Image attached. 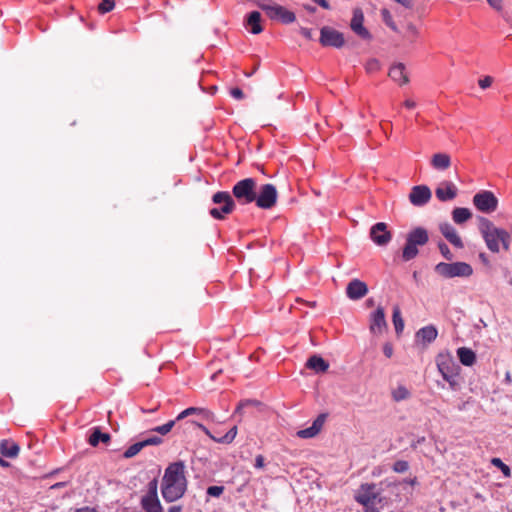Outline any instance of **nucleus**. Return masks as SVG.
I'll return each mask as SVG.
<instances>
[{
  "label": "nucleus",
  "mask_w": 512,
  "mask_h": 512,
  "mask_svg": "<svg viewBox=\"0 0 512 512\" xmlns=\"http://www.w3.org/2000/svg\"><path fill=\"white\" fill-rule=\"evenodd\" d=\"M186 489L187 479L184 462L177 461L169 464L162 478L161 492L163 498L167 502H174L185 494Z\"/></svg>",
  "instance_id": "f257e3e1"
},
{
  "label": "nucleus",
  "mask_w": 512,
  "mask_h": 512,
  "mask_svg": "<svg viewBox=\"0 0 512 512\" xmlns=\"http://www.w3.org/2000/svg\"><path fill=\"white\" fill-rule=\"evenodd\" d=\"M479 231L492 253L500 252V244L505 251L510 249L511 235L505 229L496 227L488 218L479 217Z\"/></svg>",
  "instance_id": "f03ea898"
},
{
  "label": "nucleus",
  "mask_w": 512,
  "mask_h": 512,
  "mask_svg": "<svg viewBox=\"0 0 512 512\" xmlns=\"http://www.w3.org/2000/svg\"><path fill=\"white\" fill-rule=\"evenodd\" d=\"M429 241L428 231L423 227H416L406 235V243L402 250V259L408 262L419 254L418 246H424Z\"/></svg>",
  "instance_id": "7ed1b4c3"
},
{
  "label": "nucleus",
  "mask_w": 512,
  "mask_h": 512,
  "mask_svg": "<svg viewBox=\"0 0 512 512\" xmlns=\"http://www.w3.org/2000/svg\"><path fill=\"white\" fill-rule=\"evenodd\" d=\"M436 364L444 380L449 383L452 390L459 388L458 374L460 367L449 353H440L436 358Z\"/></svg>",
  "instance_id": "20e7f679"
},
{
  "label": "nucleus",
  "mask_w": 512,
  "mask_h": 512,
  "mask_svg": "<svg viewBox=\"0 0 512 512\" xmlns=\"http://www.w3.org/2000/svg\"><path fill=\"white\" fill-rule=\"evenodd\" d=\"M434 271L444 279L455 277L467 278L473 274V268L466 262H440L434 267Z\"/></svg>",
  "instance_id": "39448f33"
},
{
  "label": "nucleus",
  "mask_w": 512,
  "mask_h": 512,
  "mask_svg": "<svg viewBox=\"0 0 512 512\" xmlns=\"http://www.w3.org/2000/svg\"><path fill=\"white\" fill-rule=\"evenodd\" d=\"M256 181L245 178L238 181L232 188L233 196L243 204H249L256 199Z\"/></svg>",
  "instance_id": "423d86ee"
},
{
  "label": "nucleus",
  "mask_w": 512,
  "mask_h": 512,
  "mask_svg": "<svg viewBox=\"0 0 512 512\" xmlns=\"http://www.w3.org/2000/svg\"><path fill=\"white\" fill-rule=\"evenodd\" d=\"M212 201L215 204H222L220 208H212L209 214L218 220L224 219L225 215L230 214L235 209V202L232 196L225 191H219L212 196Z\"/></svg>",
  "instance_id": "0eeeda50"
},
{
  "label": "nucleus",
  "mask_w": 512,
  "mask_h": 512,
  "mask_svg": "<svg viewBox=\"0 0 512 512\" xmlns=\"http://www.w3.org/2000/svg\"><path fill=\"white\" fill-rule=\"evenodd\" d=\"M380 491L378 486L374 483L372 484H362L355 496V499L358 503L362 504L366 508V512H376V498L377 494Z\"/></svg>",
  "instance_id": "6e6552de"
},
{
  "label": "nucleus",
  "mask_w": 512,
  "mask_h": 512,
  "mask_svg": "<svg viewBox=\"0 0 512 512\" xmlns=\"http://www.w3.org/2000/svg\"><path fill=\"white\" fill-rule=\"evenodd\" d=\"M141 505L145 512H163L158 498V481L153 479L148 483V491L141 499Z\"/></svg>",
  "instance_id": "1a4fd4ad"
},
{
  "label": "nucleus",
  "mask_w": 512,
  "mask_h": 512,
  "mask_svg": "<svg viewBox=\"0 0 512 512\" xmlns=\"http://www.w3.org/2000/svg\"><path fill=\"white\" fill-rule=\"evenodd\" d=\"M319 42L323 47L342 48L346 41L344 34L330 26H323L320 29Z\"/></svg>",
  "instance_id": "9d476101"
},
{
  "label": "nucleus",
  "mask_w": 512,
  "mask_h": 512,
  "mask_svg": "<svg viewBox=\"0 0 512 512\" xmlns=\"http://www.w3.org/2000/svg\"><path fill=\"white\" fill-rule=\"evenodd\" d=\"M278 198V192L273 184H264L259 188L258 193L256 192V205L261 209L272 208Z\"/></svg>",
  "instance_id": "9b49d317"
},
{
  "label": "nucleus",
  "mask_w": 512,
  "mask_h": 512,
  "mask_svg": "<svg viewBox=\"0 0 512 512\" xmlns=\"http://www.w3.org/2000/svg\"><path fill=\"white\" fill-rule=\"evenodd\" d=\"M258 6L267 14L272 20H280L284 24L293 23L296 20L294 12L286 9L281 5H268L258 4Z\"/></svg>",
  "instance_id": "f8f14e48"
},
{
  "label": "nucleus",
  "mask_w": 512,
  "mask_h": 512,
  "mask_svg": "<svg viewBox=\"0 0 512 512\" xmlns=\"http://www.w3.org/2000/svg\"><path fill=\"white\" fill-rule=\"evenodd\" d=\"M474 206L483 213H492L497 209L498 199L491 191H480L473 196Z\"/></svg>",
  "instance_id": "ddd939ff"
},
{
  "label": "nucleus",
  "mask_w": 512,
  "mask_h": 512,
  "mask_svg": "<svg viewBox=\"0 0 512 512\" xmlns=\"http://www.w3.org/2000/svg\"><path fill=\"white\" fill-rule=\"evenodd\" d=\"M369 236L371 240L380 247L386 246L392 239V233L388 230L387 224L378 222L370 228Z\"/></svg>",
  "instance_id": "4468645a"
},
{
  "label": "nucleus",
  "mask_w": 512,
  "mask_h": 512,
  "mask_svg": "<svg viewBox=\"0 0 512 512\" xmlns=\"http://www.w3.org/2000/svg\"><path fill=\"white\" fill-rule=\"evenodd\" d=\"M387 328L388 324L384 308L382 306H378L377 309L369 316V331L374 335H381L387 330Z\"/></svg>",
  "instance_id": "2eb2a0df"
},
{
  "label": "nucleus",
  "mask_w": 512,
  "mask_h": 512,
  "mask_svg": "<svg viewBox=\"0 0 512 512\" xmlns=\"http://www.w3.org/2000/svg\"><path fill=\"white\" fill-rule=\"evenodd\" d=\"M432 197V192L427 185H416L411 188L409 201L415 207H423Z\"/></svg>",
  "instance_id": "dca6fc26"
},
{
  "label": "nucleus",
  "mask_w": 512,
  "mask_h": 512,
  "mask_svg": "<svg viewBox=\"0 0 512 512\" xmlns=\"http://www.w3.org/2000/svg\"><path fill=\"white\" fill-rule=\"evenodd\" d=\"M363 23H364L363 11L360 8H355L353 10V17L350 22V28L360 38H362L364 40H371L372 35L368 31V29L366 27H364Z\"/></svg>",
  "instance_id": "f3484780"
},
{
  "label": "nucleus",
  "mask_w": 512,
  "mask_h": 512,
  "mask_svg": "<svg viewBox=\"0 0 512 512\" xmlns=\"http://www.w3.org/2000/svg\"><path fill=\"white\" fill-rule=\"evenodd\" d=\"M457 193L458 189L451 181H443L435 189V195L441 202H447L455 199Z\"/></svg>",
  "instance_id": "a211bd4d"
},
{
  "label": "nucleus",
  "mask_w": 512,
  "mask_h": 512,
  "mask_svg": "<svg viewBox=\"0 0 512 512\" xmlns=\"http://www.w3.org/2000/svg\"><path fill=\"white\" fill-rule=\"evenodd\" d=\"M368 293V286L359 279L351 280L346 288V295L351 300H359Z\"/></svg>",
  "instance_id": "6ab92c4d"
},
{
  "label": "nucleus",
  "mask_w": 512,
  "mask_h": 512,
  "mask_svg": "<svg viewBox=\"0 0 512 512\" xmlns=\"http://www.w3.org/2000/svg\"><path fill=\"white\" fill-rule=\"evenodd\" d=\"M441 234L449 241L454 247L462 249L464 247L461 237L458 235L456 229L448 222L439 225Z\"/></svg>",
  "instance_id": "aec40b11"
},
{
  "label": "nucleus",
  "mask_w": 512,
  "mask_h": 512,
  "mask_svg": "<svg viewBox=\"0 0 512 512\" xmlns=\"http://www.w3.org/2000/svg\"><path fill=\"white\" fill-rule=\"evenodd\" d=\"M326 418L327 414L325 413L318 415V417L313 421L312 425L306 429L299 430L297 432V436L303 439L315 437L321 431Z\"/></svg>",
  "instance_id": "412c9836"
},
{
  "label": "nucleus",
  "mask_w": 512,
  "mask_h": 512,
  "mask_svg": "<svg viewBox=\"0 0 512 512\" xmlns=\"http://www.w3.org/2000/svg\"><path fill=\"white\" fill-rule=\"evenodd\" d=\"M405 70V65L399 62L390 68L388 75L393 81L405 85L409 83V77Z\"/></svg>",
  "instance_id": "4be33fe9"
},
{
  "label": "nucleus",
  "mask_w": 512,
  "mask_h": 512,
  "mask_svg": "<svg viewBox=\"0 0 512 512\" xmlns=\"http://www.w3.org/2000/svg\"><path fill=\"white\" fill-rule=\"evenodd\" d=\"M306 367L316 373H324L329 368V363L320 355L310 356L306 362Z\"/></svg>",
  "instance_id": "5701e85b"
},
{
  "label": "nucleus",
  "mask_w": 512,
  "mask_h": 512,
  "mask_svg": "<svg viewBox=\"0 0 512 512\" xmlns=\"http://www.w3.org/2000/svg\"><path fill=\"white\" fill-rule=\"evenodd\" d=\"M437 335L438 331L436 327L433 325H428L417 331L416 338L423 344H429L437 338Z\"/></svg>",
  "instance_id": "b1692460"
},
{
  "label": "nucleus",
  "mask_w": 512,
  "mask_h": 512,
  "mask_svg": "<svg viewBox=\"0 0 512 512\" xmlns=\"http://www.w3.org/2000/svg\"><path fill=\"white\" fill-rule=\"evenodd\" d=\"M19 451V445L11 440H2L0 442V454L4 457L16 458Z\"/></svg>",
  "instance_id": "393cba45"
},
{
  "label": "nucleus",
  "mask_w": 512,
  "mask_h": 512,
  "mask_svg": "<svg viewBox=\"0 0 512 512\" xmlns=\"http://www.w3.org/2000/svg\"><path fill=\"white\" fill-rule=\"evenodd\" d=\"M457 356L460 363L464 366H472L476 362L475 352L467 347H460L457 349Z\"/></svg>",
  "instance_id": "a878e982"
},
{
  "label": "nucleus",
  "mask_w": 512,
  "mask_h": 512,
  "mask_svg": "<svg viewBox=\"0 0 512 512\" xmlns=\"http://www.w3.org/2000/svg\"><path fill=\"white\" fill-rule=\"evenodd\" d=\"M431 165L436 170H446L451 165V158L446 153H436L431 158Z\"/></svg>",
  "instance_id": "bb28decb"
},
{
  "label": "nucleus",
  "mask_w": 512,
  "mask_h": 512,
  "mask_svg": "<svg viewBox=\"0 0 512 512\" xmlns=\"http://www.w3.org/2000/svg\"><path fill=\"white\" fill-rule=\"evenodd\" d=\"M247 24L251 27L253 34H259L263 28L261 26V14L258 11H252L247 17Z\"/></svg>",
  "instance_id": "cd10ccee"
},
{
  "label": "nucleus",
  "mask_w": 512,
  "mask_h": 512,
  "mask_svg": "<svg viewBox=\"0 0 512 512\" xmlns=\"http://www.w3.org/2000/svg\"><path fill=\"white\" fill-rule=\"evenodd\" d=\"M110 438V434L103 433L100 428L96 427L89 436L88 442L91 446L96 447L99 442L108 443Z\"/></svg>",
  "instance_id": "c85d7f7f"
},
{
  "label": "nucleus",
  "mask_w": 512,
  "mask_h": 512,
  "mask_svg": "<svg viewBox=\"0 0 512 512\" xmlns=\"http://www.w3.org/2000/svg\"><path fill=\"white\" fill-rule=\"evenodd\" d=\"M472 217L468 208L457 207L452 211V219L456 224H463Z\"/></svg>",
  "instance_id": "c756f323"
},
{
  "label": "nucleus",
  "mask_w": 512,
  "mask_h": 512,
  "mask_svg": "<svg viewBox=\"0 0 512 512\" xmlns=\"http://www.w3.org/2000/svg\"><path fill=\"white\" fill-rule=\"evenodd\" d=\"M392 322L394 324L396 334L400 335L404 329V320L398 306H395L393 309Z\"/></svg>",
  "instance_id": "7c9ffc66"
},
{
  "label": "nucleus",
  "mask_w": 512,
  "mask_h": 512,
  "mask_svg": "<svg viewBox=\"0 0 512 512\" xmlns=\"http://www.w3.org/2000/svg\"><path fill=\"white\" fill-rule=\"evenodd\" d=\"M411 396V393L409 392V390L403 386V385H400L398 386L396 389H394L392 391V398L394 401L396 402H400V401H403V400H406L408 399L409 397Z\"/></svg>",
  "instance_id": "2f4dec72"
},
{
  "label": "nucleus",
  "mask_w": 512,
  "mask_h": 512,
  "mask_svg": "<svg viewBox=\"0 0 512 512\" xmlns=\"http://www.w3.org/2000/svg\"><path fill=\"white\" fill-rule=\"evenodd\" d=\"M176 422H177L176 419L170 420L161 426H157V427L153 428L152 431L157 432L160 435H166L172 430V428L175 426Z\"/></svg>",
  "instance_id": "473e14b6"
},
{
  "label": "nucleus",
  "mask_w": 512,
  "mask_h": 512,
  "mask_svg": "<svg viewBox=\"0 0 512 512\" xmlns=\"http://www.w3.org/2000/svg\"><path fill=\"white\" fill-rule=\"evenodd\" d=\"M381 15H382V19H383L384 23H385L389 28H391L393 31L398 32L397 25H396V24H395V22L393 21L392 15H391V13L389 12V10H387V9H382V10H381Z\"/></svg>",
  "instance_id": "72a5a7b5"
},
{
  "label": "nucleus",
  "mask_w": 512,
  "mask_h": 512,
  "mask_svg": "<svg viewBox=\"0 0 512 512\" xmlns=\"http://www.w3.org/2000/svg\"><path fill=\"white\" fill-rule=\"evenodd\" d=\"M237 435V426H233L224 436L216 440L217 443L230 444Z\"/></svg>",
  "instance_id": "f704fd0d"
},
{
  "label": "nucleus",
  "mask_w": 512,
  "mask_h": 512,
  "mask_svg": "<svg viewBox=\"0 0 512 512\" xmlns=\"http://www.w3.org/2000/svg\"><path fill=\"white\" fill-rule=\"evenodd\" d=\"M143 449L141 441L131 445L123 454L124 458H132L136 456Z\"/></svg>",
  "instance_id": "c9c22d12"
},
{
  "label": "nucleus",
  "mask_w": 512,
  "mask_h": 512,
  "mask_svg": "<svg viewBox=\"0 0 512 512\" xmlns=\"http://www.w3.org/2000/svg\"><path fill=\"white\" fill-rule=\"evenodd\" d=\"M115 7V0H101L98 4V11L101 14H105L113 10Z\"/></svg>",
  "instance_id": "e433bc0d"
},
{
  "label": "nucleus",
  "mask_w": 512,
  "mask_h": 512,
  "mask_svg": "<svg viewBox=\"0 0 512 512\" xmlns=\"http://www.w3.org/2000/svg\"><path fill=\"white\" fill-rule=\"evenodd\" d=\"M491 463L493 466L499 468L506 477H510L511 469L509 468L508 465L503 463V461L500 458H493L491 460Z\"/></svg>",
  "instance_id": "4c0bfd02"
},
{
  "label": "nucleus",
  "mask_w": 512,
  "mask_h": 512,
  "mask_svg": "<svg viewBox=\"0 0 512 512\" xmlns=\"http://www.w3.org/2000/svg\"><path fill=\"white\" fill-rule=\"evenodd\" d=\"M438 248L440 250V253L446 260H448V261L453 260L454 254L451 252V250L449 249V247L447 246L446 243H444L443 241H439Z\"/></svg>",
  "instance_id": "58836bf2"
},
{
  "label": "nucleus",
  "mask_w": 512,
  "mask_h": 512,
  "mask_svg": "<svg viewBox=\"0 0 512 512\" xmlns=\"http://www.w3.org/2000/svg\"><path fill=\"white\" fill-rule=\"evenodd\" d=\"M376 503L374 504L376 507V512H380V510H383L388 505V498L383 496L381 492L379 491L377 494Z\"/></svg>",
  "instance_id": "ea45409f"
},
{
  "label": "nucleus",
  "mask_w": 512,
  "mask_h": 512,
  "mask_svg": "<svg viewBox=\"0 0 512 512\" xmlns=\"http://www.w3.org/2000/svg\"><path fill=\"white\" fill-rule=\"evenodd\" d=\"M365 69L368 73H373L375 71H378L380 69V62L377 59L372 58L367 61L366 65H365Z\"/></svg>",
  "instance_id": "a19ab883"
},
{
  "label": "nucleus",
  "mask_w": 512,
  "mask_h": 512,
  "mask_svg": "<svg viewBox=\"0 0 512 512\" xmlns=\"http://www.w3.org/2000/svg\"><path fill=\"white\" fill-rule=\"evenodd\" d=\"M409 469V464L407 461L398 460L393 464V470L397 473H404Z\"/></svg>",
  "instance_id": "79ce46f5"
},
{
  "label": "nucleus",
  "mask_w": 512,
  "mask_h": 512,
  "mask_svg": "<svg viewBox=\"0 0 512 512\" xmlns=\"http://www.w3.org/2000/svg\"><path fill=\"white\" fill-rule=\"evenodd\" d=\"M406 31H407V36L410 38L411 42H413L414 39L419 35V31H418L417 27L411 22L407 23Z\"/></svg>",
  "instance_id": "37998d69"
},
{
  "label": "nucleus",
  "mask_w": 512,
  "mask_h": 512,
  "mask_svg": "<svg viewBox=\"0 0 512 512\" xmlns=\"http://www.w3.org/2000/svg\"><path fill=\"white\" fill-rule=\"evenodd\" d=\"M141 443H143V448H145L147 446L160 445L163 443V439L159 436H152L141 441Z\"/></svg>",
  "instance_id": "c03bdc74"
},
{
  "label": "nucleus",
  "mask_w": 512,
  "mask_h": 512,
  "mask_svg": "<svg viewBox=\"0 0 512 512\" xmlns=\"http://www.w3.org/2000/svg\"><path fill=\"white\" fill-rule=\"evenodd\" d=\"M198 409H199V407H189V408L185 409L184 411H182L180 414H178V416L176 417V420L180 421L190 415L198 414Z\"/></svg>",
  "instance_id": "a18cd8bd"
},
{
  "label": "nucleus",
  "mask_w": 512,
  "mask_h": 512,
  "mask_svg": "<svg viewBox=\"0 0 512 512\" xmlns=\"http://www.w3.org/2000/svg\"><path fill=\"white\" fill-rule=\"evenodd\" d=\"M223 491V486H209L207 489V494L212 497H219Z\"/></svg>",
  "instance_id": "49530a36"
},
{
  "label": "nucleus",
  "mask_w": 512,
  "mask_h": 512,
  "mask_svg": "<svg viewBox=\"0 0 512 512\" xmlns=\"http://www.w3.org/2000/svg\"><path fill=\"white\" fill-rule=\"evenodd\" d=\"M259 404H260V402H258L256 400H244V401H241L238 404L235 412L241 414L244 407H246L248 405L256 406V405H259Z\"/></svg>",
  "instance_id": "de8ad7c7"
},
{
  "label": "nucleus",
  "mask_w": 512,
  "mask_h": 512,
  "mask_svg": "<svg viewBox=\"0 0 512 512\" xmlns=\"http://www.w3.org/2000/svg\"><path fill=\"white\" fill-rule=\"evenodd\" d=\"M186 424H188V425H190V426H197L198 428L202 429V430L204 431V433H205L208 437H210L212 440H214L215 442H216V440L218 439V438H216L215 436H213V435L211 434V432H210V431H209L205 426H203L202 424H199V423H197V422H195V421H188Z\"/></svg>",
  "instance_id": "09e8293b"
},
{
  "label": "nucleus",
  "mask_w": 512,
  "mask_h": 512,
  "mask_svg": "<svg viewBox=\"0 0 512 512\" xmlns=\"http://www.w3.org/2000/svg\"><path fill=\"white\" fill-rule=\"evenodd\" d=\"M198 415H201L202 418L206 419V420H214V418H215V415L213 412H211L207 409H204V408L198 409Z\"/></svg>",
  "instance_id": "8fccbe9b"
},
{
  "label": "nucleus",
  "mask_w": 512,
  "mask_h": 512,
  "mask_svg": "<svg viewBox=\"0 0 512 512\" xmlns=\"http://www.w3.org/2000/svg\"><path fill=\"white\" fill-rule=\"evenodd\" d=\"M492 82L493 78L491 76H485L478 81V84L482 89H486L491 86Z\"/></svg>",
  "instance_id": "3c124183"
},
{
  "label": "nucleus",
  "mask_w": 512,
  "mask_h": 512,
  "mask_svg": "<svg viewBox=\"0 0 512 512\" xmlns=\"http://www.w3.org/2000/svg\"><path fill=\"white\" fill-rule=\"evenodd\" d=\"M383 353L387 358H391L393 355V346L390 342H386L383 345Z\"/></svg>",
  "instance_id": "603ef678"
},
{
  "label": "nucleus",
  "mask_w": 512,
  "mask_h": 512,
  "mask_svg": "<svg viewBox=\"0 0 512 512\" xmlns=\"http://www.w3.org/2000/svg\"><path fill=\"white\" fill-rule=\"evenodd\" d=\"M230 93H231V95H232L234 98H236V99H238V100H241V99H243V98H244V93H243V91H242L240 88H238V87L232 88V89H231V91H230Z\"/></svg>",
  "instance_id": "864d4df0"
},
{
  "label": "nucleus",
  "mask_w": 512,
  "mask_h": 512,
  "mask_svg": "<svg viewBox=\"0 0 512 512\" xmlns=\"http://www.w3.org/2000/svg\"><path fill=\"white\" fill-rule=\"evenodd\" d=\"M488 4L497 11L502 9V0H487Z\"/></svg>",
  "instance_id": "5fc2aeb1"
},
{
  "label": "nucleus",
  "mask_w": 512,
  "mask_h": 512,
  "mask_svg": "<svg viewBox=\"0 0 512 512\" xmlns=\"http://www.w3.org/2000/svg\"><path fill=\"white\" fill-rule=\"evenodd\" d=\"M300 33L308 40H312L313 39V34H312V30L311 29H308V28H305V27H302L300 28Z\"/></svg>",
  "instance_id": "6e6d98bb"
},
{
  "label": "nucleus",
  "mask_w": 512,
  "mask_h": 512,
  "mask_svg": "<svg viewBox=\"0 0 512 512\" xmlns=\"http://www.w3.org/2000/svg\"><path fill=\"white\" fill-rule=\"evenodd\" d=\"M255 467L261 469L264 467V457L262 455H257L255 458Z\"/></svg>",
  "instance_id": "4d7b16f0"
},
{
  "label": "nucleus",
  "mask_w": 512,
  "mask_h": 512,
  "mask_svg": "<svg viewBox=\"0 0 512 512\" xmlns=\"http://www.w3.org/2000/svg\"><path fill=\"white\" fill-rule=\"evenodd\" d=\"M314 3L318 4L323 9L329 10L331 8L330 4L326 0H312Z\"/></svg>",
  "instance_id": "13d9d810"
},
{
  "label": "nucleus",
  "mask_w": 512,
  "mask_h": 512,
  "mask_svg": "<svg viewBox=\"0 0 512 512\" xmlns=\"http://www.w3.org/2000/svg\"><path fill=\"white\" fill-rule=\"evenodd\" d=\"M296 302L303 303V304H305V305H307L308 307H311V308L316 307V302L315 301H305V300H303L301 298H297Z\"/></svg>",
  "instance_id": "bf43d9fd"
},
{
  "label": "nucleus",
  "mask_w": 512,
  "mask_h": 512,
  "mask_svg": "<svg viewBox=\"0 0 512 512\" xmlns=\"http://www.w3.org/2000/svg\"><path fill=\"white\" fill-rule=\"evenodd\" d=\"M404 106L408 109H412L416 106V103L413 101V100H410V99H407L405 102H404Z\"/></svg>",
  "instance_id": "052dcab7"
},
{
  "label": "nucleus",
  "mask_w": 512,
  "mask_h": 512,
  "mask_svg": "<svg viewBox=\"0 0 512 512\" xmlns=\"http://www.w3.org/2000/svg\"><path fill=\"white\" fill-rule=\"evenodd\" d=\"M182 510V507L181 506H171L169 509H168V512H181Z\"/></svg>",
  "instance_id": "680f3d73"
},
{
  "label": "nucleus",
  "mask_w": 512,
  "mask_h": 512,
  "mask_svg": "<svg viewBox=\"0 0 512 512\" xmlns=\"http://www.w3.org/2000/svg\"><path fill=\"white\" fill-rule=\"evenodd\" d=\"M479 258L481 259V261L484 263V264H488V258H487V255L485 253H480L479 254Z\"/></svg>",
  "instance_id": "e2e57ef3"
},
{
  "label": "nucleus",
  "mask_w": 512,
  "mask_h": 512,
  "mask_svg": "<svg viewBox=\"0 0 512 512\" xmlns=\"http://www.w3.org/2000/svg\"><path fill=\"white\" fill-rule=\"evenodd\" d=\"M304 8H305V10H307L309 13H315V12H316V7H314V6H311V5H304Z\"/></svg>",
  "instance_id": "0e129e2a"
},
{
  "label": "nucleus",
  "mask_w": 512,
  "mask_h": 512,
  "mask_svg": "<svg viewBox=\"0 0 512 512\" xmlns=\"http://www.w3.org/2000/svg\"><path fill=\"white\" fill-rule=\"evenodd\" d=\"M505 381L510 384L512 382L511 374L509 372L505 375Z\"/></svg>",
  "instance_id": "69168bd1"
},
{
  "label": "nucleus",
  "mask_w": 512,
  "mask_h": 512,
  "mask_svg": "<svg viewBox=\"0 0 512 512\" xmlns=\"http://www.w3.org/2000/svg\"><path fill=\"white\" fill-rule=\"evenodd\" d=\"M366 305H367L368 307H372V306H374V299H372V298L368 299V300L366 301Z\"/></svg>",
  "instance_id": "338daca9"
},
{
  "label": "nucleus",
  "mask_w": 512,
  "mask_h": 512,
  "mask_svg": "<svg viewBox=\"0 0 512 512\" xmlns=\"http://www.w3.org/2000/svg\"><path fill=\"white\" fill-rule=\"evenodd\" d=\"M252 74H253V71H250V72L246 73L245 75H246L247 77H250Z\"/></svg>",
  "instance_id": "774afa93"
}]
</instances>
